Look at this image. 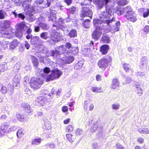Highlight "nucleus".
<instances>
[{"mask_svg": "<svg viewBox=\"0 0 149 149\" xmlns=\"http://www.w3.org/2000/svg\"><path fill=\"white\" fill-rule=\"evenodd\" d=\"M139 86V85H136V87L135 88V91L137 93L139 94V95L140 96L143 93L142 90L140 87H138V86Z\"/></svg>", "mask_w": 149, "mask_h": 149, "instance_id": "bf43d9fd", "label": "nucleus"}, {"mask_svg": "<svg viewBox=\"0 0 149 149\" xmlns=\"http://www.w3.org/2000/svg\"><path fill=\"white\" fill-rule=\"evenodd\" d=\"M41 140L42 139L39 137L34 139L32 141V144L36 145H39L41 142Z\"/></svg>", "mask_w": 149, "mask_h": 149, "instance_id": "49530a36", "label": "nucleus"}, {"mask_svg": "<svg viewBox=\"0 0 149 149\" xmlns=\"http://www.w3.org/2000/svg\"><path fill=\"white\" fill-rule=\"evenodd\" d=\"M0 35H1L0 36L3 37L5 38H8V36H9V34L6 33L4 31H0Z\"/></svg>", "mask_w": 149, "mask_h": 149, "instance_id": "338daca9", "label": "nucleus"}, {"mask_svg": "<svg viewBox=\"0 0 149 149\" xmlns=\"http://www.w3.org/2000/svg\"><path fill=\"white\" fill-rule=\"evenodd\" d=\"M7 69V65L6 64H0V72H3Z\"/></svg>", "mask_w": 149, "mask_h": 149, "instance_id": "052dcab7", "label": "nucleus"}, {"mask_svg": "<svg viewBox=\"0 0 149 149\" xmlns=\"http://www.w3.org/2000/svg\"><path fill=\"white\" fill-rule=\"evenodd\" d=\"M125 7L123 6H119L115 9L113 8V14L114 13H116L118 16H120L122 15L125 14Z\"/></svg>", "mask_w": 149, "mask_h": 149, "instance_id": "2eb2a0df", "label": "nucleus"}, {"mask_svg": "<svg viewBox=\"0 0 149 149\" xmlns=\"http://www.w3.org/2000/svg\"><path fill=\"white\" fill-rule=\"evenodd\" d=\"M123 67L126 72H129L131 70L130 65L129 64L124 63L123 65Z\"/></svg>", "mask_w": 149, "mask_h": 149, "instance_id": "37998d69", "label": "nucleus"}, {"mask_svg": "<svg viewBox=\"0 0 149 149\" xmlns=\"http://www.w3.org/2000/svg\"><path fill=\"white\" fill-rule=\"evenodd\" d=\"M51 73L54 77L55 79L59 78L63 73L61 71L57 68H55L54 70H52Z\"/></svg>", "mask_w": 149, "mask_h": 149, "instance_id": "4be33fe9", "label": "nucleus"}, {"mask_svg": "<svg viewBox=\"0 0 149 149\" xmlns=\"http://www.w3.org/2000/svg\"><path fill=\"white\" fill-rule=\"evenodd\" d=\"M20 79L21 77L19 74L16 75L13 79V84L15 86V87L19 86Z\"/></svg>", "mask_w": 149, "mask_h": 149, "instance_id": "6ab92c4d", "label": "nucleus"}, {"mask_svg": "<svg viewBox=\"0 0 149 149\" xmlns=\"http://www.w3.org/2000/svg\"><path fill=\"white\" fill-rule=\"evenodd\" d=\"M67 35H68L70 38H75L77 36V31L74 29H73L68 32Z\"/></svg>", "mask_w": 149, "mask_h": 149, "instance_id": "7c9ffc66", "label": "nucleus"}, {"mask_svg": "<svg viewBox=\"0 0 149 149\" xmlns=\"http://www.w3.org/2000/svg\"><path fill=\"white\" fill-rule=\"evenodd\" d=\"M94 42L91 41L88 45H86L85 47V48L83 51L82 52L84 55L86 56H89L91 54V48L94 49Z\"/></svg>", "mask_w": 149, "mask_h": 149, "instance_id": "9b49d317", "label": "nucleus"}, {"mask_svg": "<svg viewBox=\"0 0 149 149\" xmlns=\"http://www.w3.org/2000/svg\"><path fill=\"white\" fill-rule=\"evenodd\" d=\"M49 40H48L47 42H48V44L50 45H54L57 42L55 40V39L52 38L51 37H50Z\"/></svg>", "mask_w": 149, "mask_h": 149, "instance_id": "5fc2aeb1", "label": "nucleus"}, {"mask_svg": "<svg viewBox=\"0 0 149 149\" xmlns=\"http://www.w3.org/2000/svg\"><path fill=\"white\" fill-rule=\"evenodd\" d=\"M72 46L71 43L70 42H67L65 45H63L64 47L66 49V51L68 50L69 52L71 49Z\"/></svg>", "mask_w": 149, "mask_h": 149, "instance_id": "3c124183", "label": "nucleus"}, {"mask_svg": "<svg viewBox=\"0 0 149 149\" xmlns=\"http://www.w3.org/2000/svg\"><path fill=\"white\" fill-rule=\"evenodd\" d=\"M119 82L117 79H114L112 81L111 88L113 89H116L119 86Z\"/></svg>", "mask_w": 149, "mask_h": 149, "instance_id": "ea45409f", "label": "nucleus"}, {"mask_svg": "<svg viewBox=\"0 0 149 149\" xmlns=\"http://www.w3.org/2000/svg\"><path fill=\"white\" fill-rule=\"evenodd\" d=\"M10 42L7 41H4L3 42L0 41V45L2 48H3L4 49L7 48L8 46L10 47Z\"/></svg>", "mask_w": 149, "mask_h": 149, "instance_id": "a19ab883", "label": "nucleus"}, {"mask_svg": "<svg viewBox=\"0 0 149 149\" xmlns=\"http://www.w3.org/2000/svg\"><path fill=\"white\" fill-rule=\"evenodd\" d=\"M36 71L37 75L45 78L47 81H49L55 79L52 73L48 74L50 72V70L48 67H45L43 69H38Z\"/></svg>", "mask_w": 149, "mask_h": 149, "instance_id": "f03ea898", "label": "nucleus"}, {"mask_svg": "<svg viewBox=\"0 0 149 149\" xmlns=\"http://www.w3.org/2000/svg\"><path fill=\"white\" fill-rule=\"evenodd\" d=\"M57 30H60L63 31L65 35H67L68 32L69 31V30L66 26L63 25H60L56 27Z\"/></svg>", "mask_w": 149, "mask_h": 149, "instance_id": "bb28decb", "label": "nucleus"}, {"mask_svg": "<svg viewBox=\"0 0 149 149\" xmlns=\"http://www.w3.org/2000/svg\"><path fill=\"white\" fill-rule=\"evenodd\" d=\"M37 4L33 6V8L34 11V14L35 13H38L41 12L42 10L45 8L49 7L50 5L49 3H44L42 6H40Z\"/></svg>", "mask_w": 149, "mask_h": 149, "instance_id": "f8f14e48", "label": "nucleus"}, {"mask_svg": "<svg viewBox=\"0 0 149 149\" xmlns=\"http://www.w3.org/2000/svg\"><path fill=\"white\" fill-rule=\"evenodd\" d=\"M64 23V20L61 17L59 18L58 20L56 22V25L54 24L53 25V26H55L56 28L58 26H59L60 25H63L62 24Z\"/></svg>", "mask_w": 149, "mask_h": 149, "instance_id": "a18cd8bd", "label": "nucleus"}, {"mask_svg": "<svg viewBox=\"0 0 149 149\" xmlns=\"http://www.w3.org/2000/svg\"><path fill=\"white\" fill-rule=\"evenodd\" d=\"M9 125L7 123L2 124L0 128V137H2L7 132V129L9 127Z\"/></svg>", "mask_w": 149, "mask_h": 149, "instance_id": "ddd939ff", "label": "nucleus"}, {"mask_svg": "<svg viewBox=\"0 0 149 149\" xmlns=\"http://www.w3.org/2000/svg\"><path fill=\"white\" fill-rule=\"evenodd\" d=\"M93 2L98 10L102 8L104 4V2L103 0H93Z\"/></svg>", "mask_w": 149, "mask_h": 149, "instance_id": "aec40b11", "label": "nucleus"}, {"mask_svg": "<svg viewBox=\"0 0 149 149\" xmlns=\"http://www.w3.org/2000/svg\"><path fill=\"white\" fill-rule=\"evenodd\" d=\"M74 58L73 56H70L67 57L65 61L61 60L60 62L61 66H65V63L70 64L74 60Z\"/></svg>", "mask_w": 149, "mask_h": 149, "instance_id": "4468645a", "label": "nucleus"}, {"mask_svg": "<svg viewBox=\"0 0 149 149\" xmlns=\"http://www.w3.org/2000/svg\"><path fill=\"white\" fill-rule=\"evenodd\" d=\"M91 90L94 92L98 93L101 92L100 88L92 87Z\"/></svg>", "mask_w": 149, "mask_h": 149, "instance_id": "774afa93", "label": "nucleus"}, {"mask_svg": "<svg viewBox=\"0 0 149 149\" xmlns=\"http://www.w3.org/2000/svg\"><path fill=\"white\" fill-rule=\"evenodd\" d=\"M10 49H13L17 46L19 44V42L17 39H15L10 42Z\"/></svg>", "mask_w": 149, "mask_h": 149, "instance_id": "a878e982", "label": "nucleus"}, {"mask_svg": "<svg viewBox=\"0 0 149 149\" xmlns=\"http://www.w3.org/2000/svg\"><path fill=\"white\" fill-rule=\"evenodd\" d=\"M109 48V46L108 45L104 44L100 47V51L103 55H105L108 52Z\"/></svg>", "mask_w": 149, "mask_h": 149, "instance_id": "393cba45", "label": "nucleus"}, {"mask_svg": "<svg viewBox=\"0 0 149 149\" xmlns=\"http://www.w3.org/2000/svg\"><path fill=\"white\" fill-rule=\"evenodd\" d=\"M81 16L83 17L87 16L91 19L93 13L91 9L89 7H84L82 8L81 10Z\"/></svg>", "mask_w": 149, "mask_h": 149, "instance_id": "9d476101", "label": "nucleus"}, {"mask_svg": "<svg viewBox=\"0 0 149 149\" xmlns=\"http://www.w3.org/2000/svg\"><path fill=\"white\" fill-rule=\"evenodd\" d=\"M30 39L31 43L33 47H38L41 45L42 43V41L41 39L38 36H31Z\"/></svg>", "mask_w": 149, "mask_h": 149, "instance_id": "6e6552de", "label": "nucleus"}, {"mask_svg": "<svg viewBox=\"0 0 149 149\" xmlns=\"http://www.w3.org/2000/svg\"><path fill=\"white\" fill-rule=\"evenodd\" d=\"M47 148H49L51 149H56L55 145L53 143H48L45 145Z\"/></svg>", "mask_w": 149, "mask_h": 149, "instance_id": "4d7b16f0", "label": "nucleus"}, {"mask_svg": "<svg viewBox=\"0 0 149 149\" xmlns=\"http://www.w3.org/2000/svg\"><path fill=\"white\" fill-rule=\"evenodd\" d=\"M106 33H102V36L101 38L100 42L103 43L109 44L111 41V38Z\"/></svg>", "mask_w": 149, "mask_h": 149, "instance_id": "dca6fc26", "label": "nucleus"}, {"mask_svg": "<svg viewBox=\"0 0 149 149\" xmlns=\"http://www.w3.org/2000/svg\"><path fill=\"white\" fill-rule=\"evenodd\" d=\"M46 97L43 96H42L38 97L36 101L39 105L44 106L46 104Z\"/></svg>", "mask_w": 149, "mask_h": 149, "instance_id": "b1692460", "label": "nucleus"}, {"mask_svg": "<svg viewBox=\"0 0 149 149\" xmlns=\"http://www.w3.org/2000/svg\"><path fill=\"white\" fill-rule=\"evenodd\" d=\"M6 13L3 10H0V19H3L4 18Z\"/></svg>", "mask_w": 149, "mask_h": 149, "instance_id": "e2e57ef3", "label": "nucleus"}, {"mask_svg": "<svg viewBox=\"0 0 149 149\" xmlns=\"http://www.w3.org/2000/svg\"><path fill=\"white\" fill-rule=\"evenodd\" d=\"M12 14L14 16L15 18H19L21 20H24L25 18V16L23 13L17 12L16 10L13 11Z\"/></svg>", "mask_w": 149, "mask_h": 149, "instance_id": "412c9836", "label": "nucleus"}, {"mask_svg": "<svg viewBox=\"0 0 149 149\" xmlns=\"http://www.w3.org/2000/svg\"><path fill=\"white\" fill-rule=\"evenodd\" d=\"M30 60L31 61L33 66L36 69H37L39 65V62L38 59L35 56L33 55L30 56Z\"/></svg>", "mask_w": 149, "mask_h": 149, "instance_id": "5701e85b", "label": "nucleus"}, {"mask_svg": "<svg viewBox=\"0 0 149 149\" xmlns=\"http://www.w3.org/2000/svg\"><path fill=\"white\" fill-rule=\"evenodd\" d=\"M98 127V126L95 123L93 124L92 125L91 128V131L92 132H95L97 130Z\"/></svg>", "mask_w": 149, "mask_h": 149, "instance_id": "0e129e2a", "label": "nucleus"}, {"mask_svg": "<svg viewBox=\"0 0 149 149\" xmlns=\"http://www.w3.org/2000/svg\"><path fill=\"white\" fill-rule=\"evenodd\" d=\"M40 37L44 40H47L49 38L51 37V35H50L49 33L47 32H44L40 34Z\"/></svg>", "mask_w": 149, "mask_h": 149, "instance_id": "4c0bfd02", "label": "nucleus"}, {"mask_svg": "<svg viewBox=\"0 0 149 149\" xmlns=\"http://www.w3.org/2000/svg\"><path fill=\"white\" fill-rule=\"evenodd\" d=\"M39 26L43 30H47L49 28V26L46 22H40L39 23Z\"/></svg>", "mask_w": 149, "mask_h": 149, "instance_id": "f704fd0d", "label": "nucleus"}, {"mask_svg": "<svg viewBox=\"0 0 149 149\" xmlns=\"http://www.w3.org/2000/svg\"><path fill=\"white\" fill-rule=\"evenodd\" d=\"M111 61V58L110 56H107L100 59L99 61L98 65L100 68L104 70L107 67L108 63Z\"/></svg>", "mask_w": 149, "mask_h": 149, "instance_id": "0eeeda50", "label": "nucleus"}, {"mask_svg": "<svg viewBox=\"0 0 149 149\" xmlns=\"http://www.w3.org/2000/svg\"><path fill=\"white\" fill-rule=\"evenodd\" d=\"M22 106L24 109L25 112L28 114L30 113L32 111L31 109H30V106L28 103L22 104Z\"/></svg>", "mask_w": 149, "mask_h": 149, "instance_id": "c756f323", "label": "nucleus"}, {"mask_svg": "<svg viewBox=\"0 0 149 149\" xmlns=\"http://www.w3.org/2000/svg\"><path fill=\"white\" fill-rule=\"evenodd\" d=\"M55 49L58 56L60 55L66 53L67 54L66 49L63 47V45L56 47Z\"/></svg>", "mask_w": 149, "mask_h": 149, "instance_id": "f3484780", "label": "nucleus"}, {"mask_svg": "<svg viewBox=\"0 0 149 149\" xmlns=\"http://www.w3.org/2000/svg\"><path fill=\"white\" fill-rule=\"evenodd\" d=\"M47 56H38L39 58V61L40 62L45 65V61Z\"/></svg>", "mask_w": 149, "mask_h": 149, "instance_id": "603ef678", "label": "nucleus"}, {"mask_svg": "<svg viewBox=\"0 0 149 149\" xmlns=\"http://www.w3.org/2000/svg\"><path fill=\"white\" fill-rule=\"evenodd\" d=\"M142 33L143 34L147 35L149 33V26L146 25L142 29Z\"/></svg>", "mask_w": 149, "mask_h": 149, "instance_id": "09e8293b", "label": "nucleus"}, {"mask_svg": "<svg viewBox=\"0 0 149 149\" xmlns=\"http://www.w3.org/2000/svg\"><path fill=\"white\" fill-rule=\"evenodd\" d=\"M90 19H86L82 21V25L86 29H88L90 28Z\"/></svg>", "mask_w": 149, "mask_h": 149, "instance_id": "c9c22d12", "label": "nucleus"}, {"mask_svg": "<svg viewBox=\"0 0 149 149\" xmlns=\"http://www.w3.org/2000/svg\"><path fill=\"white\" fill-rule=\"evenodd\" d=\"M84 61H79L77 63H75L74 66V68L75 69L78 70L81 68L83 65V62Z\"/></svg>", "mask_w": 149, "mask_h": 149, "instance_id": "c03bdc74", "label": "nucleus"}, {"mask_svg": "<svg viewBox=\"0 0 149 149\" xmlns=\"http://www.w3.org/2000/svg\"><path fill=\"white\" fill-rule=\"evenodd\" d=\"M43 120L44 122V124L46 126H47V125L49 126L48 127V129H50L51 126V123H49V120L47 119V118L45 117H43Z\"/></svg>", "mask_w": 149, "mask_h": 149, "instance_id": "6e6d98bb", "label": "nucleus"}, {"mask_svg": "<svg viewBox=\"0 0 149 149\" xmlns=\"http://www.w3.org/2000/svg\"><path fill=\"white\" fill-rule=\"evenodd\" d=\"M78 50L79 49L77 46L73 47L72 46L69 52H68V51L67 50V54H69V53H71V54L75 55L78 53Z\"/></svg>", "mask_w": 149, "mask_h": 149, "instance_id": "cd10ccee", "label": "nucleus"}, {"mask_svg": "<svg viewBox=\"0 0 149 149\" xmlns=\"http://www.w3.org/2000/svg\"><path fill=\"white\" fill-rule=\"evenodd\" d=\"M51 37L55 39L57 42L59 41L61 38L60 33L57 32L53 33L52 35H51Z\"/></svg>", "mask_w": 149, "mask_h": 149, "instance_id": "c85d7f7f", "label": "nucleus"}, {"mask_svg": "<svg viewBox=\"0 0 149 149\" xmlns=\"http://www.w3.org/2000/svg\"><path fill=\"white\" fill-rule=\"evenodd\" d=\"M0 88L1 92L3 94L6 93L8 91V89L6 87L1 84H0Z\"/></svg>", "mask_w": 149, "mask_h": 149, "instance_id": "de8ad7c7", "label": "nucleus"}, {"mask_svg": "<svg viewBox=\"0 0 149 149\" xmlns=\"http://www.w3.org/2000/svg\"><path fill=\"white\" fill-rule=\"evenodd\" d=\"M28 15L29 16V17L28 18V19L29 22H33L36 19L33 15Z\"/></svg>", "mask_w": 149, "mask_h": 149, "instance_id": "69168bd1", "label": "nucleus"}, {"mask_svg": "<svg viewBox=\"0 0 149 149\" xmlns=\"http://www.w3.org/2000/svg\"><path fill=\"white\" fill-rule=\"evenodd\" d=\"M138 131L142 134H149V127L145 128H139L138 129Z\"/></svg>", "mask_w": 149, "mask_h": 149, "instance_id": "79ce46f5", "label": "nucleus"}, {"mask_svg": "<svg viewBox=\"0 0 149 149\" xmlns=\"http://www.w3.org/2000/svg\"><path fill=\"white\" fill-rule=\"evenodd\" d=\"M44 81L43 79L39 77H32L30 81V86L35 89H39L43 84Z\"/></svg>", "mask_w": 149, "mask_h": 149, "instance_id": "39448f33", "label": "nucleus"}, {"mask_svg": "<svg viewBox=\"0 0 149 149\" xmlns=\"http://www.w3.org/2000/svg\"><path fill=\"white\" fill-rule=\"evenodd\" d=\"M25 1L26 0H12V2L16 6H22L23 3H25Z\"/></svg>", "mask_w": 149, "mask_h": 149, "instance_id": "e433bc0d", "label": "nucleus"}, {"mask_svg": "<svg viewBox=\"0 0 149 149\" xmlns=\"http://www.w3.org/2000/svg\"><path fill=\"white\" fill-rule=\"evenodd\" d=\"M16 117L18 120L21 122L23 121L24 119V115L19 113H17Z\"/></svg>", "mask_w": 149, "mask_h": 149, "instance_id": "864d4df0", "label": "nucleus"}, {"mask_svg": "<svg viewBox=\"0 0 149 149\" xmlns=\"http://www.w3.org/2000/svg\"><path fill=\"white\" fill-rule=\"evenodd\" d=\"M61 89L60 88L58 89L57 91H56L55 90H54V88L52 90V92L50 93H49L48 95L50 97H53L54 95L56 94V95L60 96L61 93Z\"/></svg>", "mask_w": 149, "mask_h": 149, "instance_id": "2f4dec72", "label": "nucleus"}, {"mask_svg": "<svg viewBox=\"0 0 149 149\" xmlns=\"http://www.w3.org/2000/svg\"><path fill=\"white\" fill-rule=\"evenodd\" d=\"M39 51L40 52H41L45 54L46 56H47L49 52L48 48L45 47L41 50H40Z\"/></svg>", "mask_w": 149, "mask_h": 149, "instance_id": "680f3d73", "label": "nucleus"}, {"mask_svg": "<svg viewBox=\"0 0 149 149\" xmlns=\"http://www.w3.org/2000/svg\"><path fill=\"white\" fill-rule=\"evenodd\" d=\"M139 12H142L143 13V17L144 18L148 17L149 15V9L141 8L139 9Z\"/></svg>", "mask_w": 149, "mask_h": 149, "instance_id": "473e14b6", "label": "nucleus"}, {"mask_svg": "<svg viewBox=\"0 0 149 149\" xmlns=\"http://www.w3.org/2000/svg\"><path fill=\"white\" fill-rule=\"evenodd\" d=\"M31 0L25 1V3H23L22 7L24 8L25 13L26 15H32L34 14L33 6H31Z\"/></svg>", "mask_w": 149, "mask_h": 149, "instance_id": "423d86ee", "label": "nucleus"}, {"mask_svg": "<svg viewBox=\"0 0 149 149\" xmlns=\"http://www.w3.org/2000/svg\"><path fill=\"white\" fill-rule=\"evenodd\" d=\"M101 19L96 18L94 19L93 20V24L95 28L92 33L91 37L95 41L100 39L102 33H107L111 31L110 28H112L111 23L115 20L114 17L111 19L102 20Z\"/></svg>", "mask_w": 149, "mask_h": 149, "instance_id": "f257e3e1", "label": "nucleus"}, {"mask_svg": "<svg viewBox=\"0 0 149 149\" xmlns=\"http://www.w3.org/2000/svg\"><path fill=\"white\" fill-rule=\"evenodd\" d=\"M47 56H52L54 57V58H57L58 56L56 52L55 49L54 50H52L49 51L48 54Z\"/></svg>", "mask_w": 149, "mask_h": 149, "instance_id": "58836bf2", "label": "nucleus"}, {"mask_svg": "<svg viewBox=\"0 0 149 149\" xmlns=\"http://www.w3.org/2000/svg\"><path fill=\"white\" fill-rule=\"evenodd\" d=\"M113 6L112 5H107L106 6L105 11L102 12L99 16L102 19H111L109 18L113 14Z\"/></svg>", "mask_w": 149, "mask_h": 149, "instance_id": "20e7f679", "label": "nucleus"}, {"mask_svg": "<svg viewBox=\"0 0 149 149\" xmlns=\"http://www.w3.org/2000/svg\"><path fill=\"white\" fill-rule=\"evenodd\" d=\"M26 31V33L27 35L26 36V38L28 39H30L31 36H32V35H31V33L32 32V29L30 28H27Z\"/></svg>", "mask_w": 149, "mask_h": 149, "instance_id": "8fccbe9b", "label": "nucleus"}, {"mask_svg": "<svg viewBox=\"0 0 149 149\" xmlns=\"http://www.w3.org/2000/svg\"><path fill=\"white\" fill-rule=\"evenodd\" d=\"M115 27L114 30L116 31H118L120 29V26L121 25L120 22L119 21H117L115 23Z\"/></svg>", "mask_w": 149, "mask_h": 149, "instance_id": "13d9d810", "label": "nucleus"}, {"mask_svg": "<svg viewBox=\"0 0 149 149\" xmlns=\"http://www.w3.org/2000/svg\"><path fill=\"white\" fill-rule=\"evenodd\" d=\"M148 61L147 58L146 56L143 57L141 59L139 67L140 69H142L144 68L147 67Z\"/></svg>", "mask_w": 149, "mask_h": 149, "instance_id": "a211bd4d", "label": "nucleus"}, {"mask_svg": "<svg viewBox=\"0 0 149 149\" xmlns=\"http://www.w3.org/2000/svg\"><path fill=\"white\" fill-rule=\"evenodd\" d=\"M124 17L129 21L135 22L137 20L135 12L130 6H127L125 7Z\"/></svg>", "mask_w": 149, "mask_h": 149, "instance_id": "7ed1b4c3", "label": "nucleus"}, {"mask_svg": "<svg viewBox=\"0 0 149 149\" xmlns=\"http://www.w3.org/2000/svg\"><path fill=\"white\" fill-rule=\"evenodd\" d=\"M17 27L16 29V35L21 37L22 35L23 31H24L27 29V26L25 23L23 22L17 24Z\"/></svg>", "mask_w": 149, "mask_h": 149, "instance_id": "1a4fd4ad", "label": "nucleus"}, {"mask_svg": "<svg viewBox=\"0 0 149 149\" xmlns=\"http://www.w3.org/2000/svg\"><path fill=\"white\" fill-rule=\"evenodd\" d=\"M76 8L75 7L72 6L70 8L67 9V14L69 17H71V15H73L76 12Z\"/></svg>", "mask_w": 149, "mask_h": 149, "instance_id": "72a5a7b5", "label": "nucleus"}]
</instances>
